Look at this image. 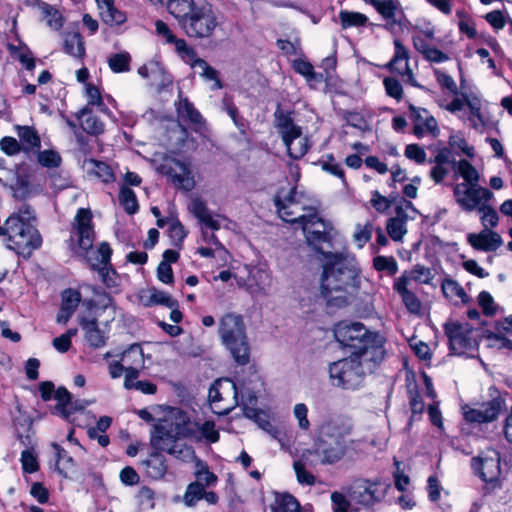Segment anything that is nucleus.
<instances>
[{"label":"nucleus","mask_w":512,"mask_h":512,"mask_svg":"<svg viewBox=\"0 0 512 512\" xmlns=\"http://www.w3.org/2000/svg\"><path fill=\"white\" fill-rule=\"evenodd\" d=\"M138 298L140 303L145 307L164 305L168 308H173L178 305L177 301L172 299L168 293L154 287L141 290L138 294Z\"/></svg>","instance_id":"nucleus-26"},{"label":"nucleus","mask_w":512,"mask_h":512,"mask_svg":"<svg viewBox=\"0 0 512 512\" xmlns=\"http://www.w3.org/2000/svg\"><path fill=\"white\" fill-rule=\"evenodd\" d=\"M82 167L89 177L98 179L104 183H109L114 180L111 167L104 162L89 158L83 161Z\"/></svg>","instance_id":"nucleus-29"},{"label":"nucleus","mask_w":512,"mask_h":512,"mask_svg":"<svg viewBox=\"0 0 512 512\" xmlns=\"http://www.w3.org/2000/svg\"><path fill=\"white\" fill-rule=\"evenodd\" d=\"M85 94L87 97V105L85 107L89 108V106H97L99 111L102 113L109 116L111 115V112L103 103V99L98 87L87 83L85 85Z\"/></svg>","instance_id":"nucleus-52"},{"label":"nucleus","mask_w":512,"mask_h":512,"mask_svg":"<svg viewBox=\"0 0 512 512\" xmlns=\"http://www.w3.org/2000/svg\"><path fill=\"white\" fill-rule=\"evenodd\" d=\"M467 239L474 249L485 252L496 251L503 244L501 236L491 229L471 233L467 236Z\"/></svg>","instance_id":"nucleus-23"},{"label":"nucleus","mask_w":512,"mask_h":512,"mask_svg":"<svg viewBox=\"0 0 512 512\" xmlns=\"http://www.w3.org/2000/svg\"><path fill=\"white\" fill-rule=\"evenodd\" d=\"M138 74L146 79H150L151 84L159 85L169 82L164 68L156 61H151L138 69Z\"/></svg>","instance_id":"nucleus-43"},{"label":"nucleus","mask_w":512,"mask_h":512,"mask_svg":"<svg viewBox=\"0 0 512 512\" xmlns=\"http://www.w3.org/2000/svg\"><path fill=\"white\" fill-rule=\"evenodd\" d=\"M275 127L291 158L300 159L307 153L310 148L308 137L303 134L302 128L294 123L289 114L276 111Z\"/></svg>","instance_id":"nucleus-10"},{"label":"nucleus","mask_w":512,"mask_h":512,"mask_svg":"<svg viewBox=\"0 0 512 512\" xmlns=\"http://www.w3.org/2000/svg\"><path fill=\"white\" fill-rule=\"evenodd\" d=\"M92 216L89 210L79 209L75 216V236L77 238V254L86 255L90 265L97 270L102 282L107 287L117 285V277L114 270L109 267L112 250L107 243H101L96 250L92 249L94 232L91 226Z\"/></svg>","instance_id":"nucleus-3"},{"label":"nucleus","mask_w":512,"mask_h":512,"mask_svg":"<svg viewBox=\"0 0 512 512\" xmlns=\"http://www.w3.org/2000/svg\"><path fill=\"white\" fill-rule=\"evenodd\" d=\"M81 127L89 134L98 135L104 131V124L98 117L91 115L88 107H84L77 115Z\"/></svg>","instance_id":"nucleus-46"},{"label":"nucleus","mask_w":512,"mask_h":512,"mask_svg":"<svg viewBox=\"0 0 512 512\" xmlns=\"http://www.w3.org/2000/svg\"><path fill=\"white\" fill-rule=\"evenodd\" d=\"M151 444L155 449L165 451L182 462H190L196 458L193 448L178 442V439H151Z\"/></svg>","instance_id":"nucleus-21"},{"label":"nucleus","mask_w":512,"mask_h":512,"mask_svg":"<svg viewBox=\"0 0 512 512\" xmlns=\"http://www.w3.org/2000/svg\"><path fill=\"white\" fill-rule=\"evenodd\" d=\"M204 485L200 483H190L183 495V503L186 507H194L196 503L203 498Z\"/></svg>","instance_id":"nucleus-58"},{"label":"nucleus","mask_w":512,"mask_h":512,"mask_svg":"<svg viewBox=\"0 0 512 512\" xmlns=\"http://www.w3.org/2000/svg\"><path fill=\"white\" fill-rule=\"evenodd\" d=\"M474 344L472 331L468 327L450 324V355H461L473 348Z\"/></svg>","instance_id":"nucleus-22"},{"label":"nucleus","mask_w":512,"mask_h":512,"mask_svg":"<svg viewBox=\"0 0 512 512\" xmlns=\"http://www.w3.org/2000/svg\"><path fill=\"white\" fill-rule=\"evenodd\" d=\"M52 448L56 456V469L57 471L67 477L69 473L73 472L76 468V462L68 452L57 443H52Z\"/></svg>","instance_id":"nucleus-44"},{"label":"nucleus","mask_w":512,"mask_h":512,"mask_svg":"<svg viewBox=\"0 0 512 512\" xmlns=\"http://www.w3.org/2000/svg\"><path fill=\"white\" fill-rule=\"evenodd\" d=\"M131 57L127 52H121L111 55L108 58V65L114 73L129 71Z\"/></svg>","instance_id":"nucleus-57"},{"label":"nucleus","mask_w":512,"mask_h":512,"mask_svg":"<svg viewBox=\"0 0 512 512\" xmlns=\"http://www.w3.org/2000/svg\"><path fill=\"white\" fill-rule=\"evenodd\" d=\"M312 450L304 451L300 458L293 463V469L299 484L313 486L316 482L315 476L307 470V466H313Z\"/></svg>","instance_id":"nucleus-27"},{"label":"nucleus","mask_w":512,"mask_h":512,"mask_svg":"<svg viewBox=\"0 0 512 512\" xmlns=\"http://www.w3.org/2000/svg\"><path fill=\"white\" fill-rule=\"evenodd\" d=\"M272 512H300V504L289 493H274V501L270 504Z\"/></svg>","instance_id":"nucleus-41"},{"label":"nucleus","mask_w":512,"mask_h":512,"mask_svg":"<svg viewBox=\"0 0 512 512\" xmlns=\"http://www.w3.org/2000/svg\"><path fill=\"white\" fill-rule=\"evenodd\" d=\"M177 53L201 77L211 67L204 59L197 57L196 52L185 41L177 42Z\"/></svg>","instance_id":"nucleus-28"},{"label":"nucleus","mask_w":512,"mask_h":512,"mask_svg":"<svg viewBox=\"0 0 512 512\" xmlns=\"http://www.w3.org/2000/svg\"><path fill=\"white\" fill-rule=\"evenodd\" d=\"M417 51L422 53L424 57L431 62L440 63L447 59L446 54L436 47L434 43H428L427 45H424V48H419Z\"/></svg>","instance_id":"nucleus-63"},{"label":"nucleus","mask_w":512,"mask_h":512,"mask_svg":"<svg viewBox=\"0 0 512 512\" xmlns=\"http://www.w3.org/2000/svg\"><path fill=\"white\" fill-rule=\"evenodd\" d=\"M394 45L395 54L392 60L390 61L391 70L402 75L405 78V80L412 86H418L413 76L412 70L410 69L408 64V50L399 40H395Z\"/></svg>","instance_id":"nucleus-24"},{"label":"nucleus","mask_w":512,"mask_h":512,"mask_svg":"<svg viewBox=\"0 0 512 512\" xmlns=\"http://www.w3.org/2000/svg\"><path fill=\"white\" fill-rule=\"evenodd\" d=\"M8 51L11 57L18 60L27 70L34 69L35 60L27 46L9 44Z\"/></svg>","instance_id":"nucleus-48"},{"label":"nucleus","mask_w":512,"mask_h":512,"mask_svg":"<svg viewBox=\"0 0 512 512\" xmlns=\"http://www.w3.org/2000/svg\"><path fill=\"white\" fill-rule=\"evenodd\" d=\"M168 175L176 186L186 191L192 190L195 186V181L188 166L182 162H174V167L170 168Z\"/></svg>","instance_id":"nucleus-31"},{"label":"nucleus","mask_w":512,"mask_h":512,"mask_svg":"<svg viewBox=\"0 0 512 512\" xmlns=\"http://www.w3.org/2000/svg\"><path fill=\"white\" fill-rule=\"evenodd\" d=\"M17 130L20 140L26 143L30 148L40 145V138L33 128L29 126H18Z\"/></svg>","instance_id":"nucleus-62"},{"label":"nucleus","mask_w":512,"mask_h":512,"mask_svg":"<svg viewBox=\"0 0 512 512\" xmlns=\"http://www.w3.org/2000/svg\"><path fill=\"white\" fill-rule=\"evenodd\" d=\"M37 160L43 167L47 168L58 167L61 163L60 155L53 150L40 151L37 155Z\"/></svg>","instance_id":"nucleus-64"},{"label":"nucleus","mask_w":512,"mask_h":512,"mask_svg":"<svg viewBox=\"0 0 512 512\" xmlns=\"http://www.w3.org/2000/svg\"><path fill=\"white\" fill-rule=\"evenodd\" d=\"M448 159V150L442 149L438 152V154L435 156V167L431 170V178L436 182H441L446 174V169L443 167V164Z\"/></svg>","instance_id":"nucleus-59"},{"label":"nucleus","mask_w":512,"mask_h":512,"mask_svg":"<svg viewBox=\"0 0 512 512\" xmlns=\"http://www.w3.org/2000/svg\"><path fill=\"white\" fill-rule=\"evenodd\" d=\"M80 325L85 333L87 342L93 348L103 347L106 343L107 336L104 331L97 326L95 319H81Z\"/></svg>","instance_id":"nucleus-37"},{"label":"nucleus","mask_w":512,"mask_h":512,"mask_svg":"<svg viewBox=\"0 0 512 512\" xmlns=\"http://www.w3.org/2000/svg\"><path fill=\"white\" fill-rule=\"evenodd\" d=\"M353 425L350 420L335 417L324 421L312 450L313 455L320 459L323 465H334L340 462L349 450L358 443L350 439Z\"/></svg>","instance_id":"nucleus-4"},{"label":"nucleus","mask_w":512,"mask_h":512,"mask_svg":"<svg viewBox=\"0 0 512 512\" xmlns=\"http://www.w3.org/2000/svg\"><path fill=\"white\" fill-rule=\"evenodd\" d=\"M208 397L212 411L218 415L228 414L239 404L236 385L227 378L216 380Z\"/></svg>","instance_id":"nucleus-12"},{"label":"nucleus","mask_w":512,"mask_h":512,"mask_svg":"<svg viewBox=\"0 0 512 512\" xmlns=\"http://www.w3.org/2000/svg\"><path fill=\"white\" fill-rule=\"evenodd\" d=\"M196 481L194 483H200L204 485V489L206 487L214 486L217 483V476L209 471L206 464L202 461L197 460L196 462V470H195Z\"/></svg>","instance_id":"nucleus-53"},{"label":"nucleus","mask_w":512,"mask_h":512,"mask_svg":"<svg viewBox=\"0 0 512 512\" xmlns=\"http://www.w3.org/2000/svg\"><path fill=\"white\" fill-rule=\"evenodd\" d=\"M119 202L129 214H134L138 211V202L133 190L127 186H122L119 193Z\"/></svg>","instance_id":"nucleus-56"},{"label":"nucleus","mask_w":512,"mask_h":512,"mask_svg":"<svg viewBox=\"0 0 512 512\" xmlns=\"http://www.w3.org/2000/svg\"><path fill=\"white\" fill-rule=\"evenodd\" d=\"M339 18L344 29L364 26L368 21L367 16L360 12H350L345 10L339 12Z\"/></svg>","instance_id":"nucleus-55"},{"label":"nucleus","mask_w":512,"mask_h":512,"mask_svg":"<svg viewBox=\"0 0 512 512\" xmlns=\"http://www.w3.org/2000/svg\"><path fill=\"white\" fill-rule=\"evenodd\" d=\"M192 431L190 438L195 440H206L209 443H215L219 440V432L215 428L213 421H204L203 423L192 421Z\"/></svg>","instance_id":"nucleus-40"},{"label":"nucleus","mask_w":512,"mask_h":512,"mask_svg":"<svg viewBox=\"0 0 512 512\" xmlns=\"http://www.w3.org/2000/svg\"><path fill=\"white\" fill-rule=\"evenodd\" d=\"M387 487L380 480H358L349 490L350 502L363 507L373 506L385 497Z\"/></svg>","instance_id":"nucleus-15"},{"label":"nucleus","mask_w":512,"mask_h":512,"mask_svg":"<svg viewBox=\"0 0 512 512\" xmlns=\"http://www.w3.org/2000/svg\"><path fill=\"white\" fill-rule=\"evenodd\" d=\"M177 113L179 118L188 121L197 128H200L203 124L201 114L187 98L180 97L177 104Z\"/></svg>","instance_id":"nucleus-42"},{"label":"nucleus","mask_w":512,"mask_h":512,"mask_svg":"<svg viewBox=\"0 0 512 512\" xmlns=\"http://www.w3.org/2000/svg\"><path fill=\"white\" fill-rule=\"evenodd\" d=\"M334 337L342 347L351 349L352 356L366 362H381L384 358L383 337L360 322H339L334 327Z\"/></svg>","instance_id":"nucleus-5"},{"label":"nucleus","mask_w":512,"mask_h":512,"mask_svg":"<svg viewBox=\"0 0 512 512\" xmlns=\"http://www.w3.org/2000/svg\"><path fill=\"white\" fill-rule=\"evenodd\" d=\"M395 215L387 220L386 230L395 242H401L407 234V221L416 219L418 210L412 202L401 199L394 208Z\"/></svg>","instance_id":"nucleus-18"},{"label":"nucleus","mask_w":512,"mask_h":512,"mask_svg":"<svg viewBox=\"0 0 512 512\" xmlns=\"http://www.w3.org/2000/svg\"><path fill=\"white\" fill-rule=\"evenodd\" d=\"M456 203L466 212L476 210L484 202H489L494 194L477 184H456L454 187Z\"/></svg>","instance_id":"nucleus-19"},{"label":"nucleus","mask_w":512,"mask_h":512,"mask_svg":"<svg viewBox=\"0 0 512 512\" xmlns=\"http://www.w3.org/2000/svg\"><path fill=\"white\" fill-rule=\"evenodd\" d=\"M412 40L415 49L424 48L428 43L436 42L435 29L431 23H417L413 27Z\"/></svg>","instance_id":"nucleus-39"},{"label":"nucleus","mask_w":512,"mask_h":512,"mask_svg":"<svg viewBox=\"0 0 512 512\" xmlns=\"http://www.w3.org/2000/svg\"><path fill=\"white\" fill-rule=\"evenodd\" d=\"M192 421L180 408L169 407L164 417L155 424L151 439L169 440L190 438Z\"/></svg>","instance_id":"nucleus-11"},{"label":"nucleus","mask_w":512,"mask_h":512,"mask_svg":"<svg viewBox=\"0 0 512 512\" xmlns=\"http://www.w3.org/2000/svg\"><path fill=\"white\" fill-rule=\"evenodd\" d=\"M476 210L480 213V221L483 229L494 228L498 225V213L491 205H489V202H484Z\"/></svg>","instance_id":"nucleus-50"},{"label":"nucleus","mask_w":512,"mask_h":512,"mask_svg":"<svg viewBox=\"0 0 512 512\" xmlns=\"http://www.w3.org/2000/svg\"><path fill=\"white\" fill-rule=\"evenodd\" d=\"M472 468L479 478L493 488L500 487L501 457L495 449L482 451L471 462Z\"/></svg>","instance_id":"nucleus-13"},{"label":"nucleus","mask_w":512,"mask_h":512,"mask_svg":"<svg viewBox=\"0 0 512 512\" xmlns=\"http://www.w3.org/2000/svg\"><path fill=\"white\" fill-rule=\"evenodd\" d=\"M0 238L7 249L23 257L31 256L42 245L35 210L27 204L14 210L4 220Z\"/></svg>","instance_id":"nucleus-2"},{"label":"nucleus","mask_w":512,"mask_h":512,"mask_svg":"<svg viewBox=\"0 0 512 512\" xmlns=\"http://www.w3.org/2000/svg\"><path fill=\"white\" fill-rule=\"evenodd\" d=\"M188 210L207 228L211 230H219L221 227V222L224 220L223 217L219 215H212L204 201L200 198H193L189 205Z\"/></svg>","instance_id":"nucleus-25"},{"label":"nucleus","mask_w":512,"mask_h":512,"mask_svg":"<svg viewBox=\"0 0 512 512\" xmlns=\"http://www.w3.org/2000/svg\"><path fill=\"white\" fill-rule=\"evenodd\" d=\"M380 362L365 361L358 356H348L329 367V375L333 385L347 390L358 389L363 382L364 375L372 371Z\"/></svg>","instance_id":"nucleus-8"},{"label":"nucleus","mask_w":512,"mask_h":512,"mask_svg":"<svg viewBox=\"0 0 512 512\" xmlns=\"http://www.w3.org/2000/svg\"><path fill=\"white\" fill-rule=\"evenodd\" d=\"M163 2L164 0H159ZM195 6L192 0H167V9L176 19L179 20L181 26L183 21L189 17Z\"/></svg>","instance_id":"nucleus-45"},{"label":"nucleus","mask_w":512,"mask_h":512,"mask_svg":"<svg viewBox=\"0 0 512 512\" xmlns=\"http://www.w3.org/2000/svg\"><path fill=\"white\" fill-rule=\"evenodd\" d=\"M187 236V231L176 217L169 220V237L176 246L180 245Z\"/></svg>","instance_id":"nucleus-60"},{"label":"nucleus","mask_w":512,"mask_h":512,"mask_svg":"<svg viewBox=\"0 0 512 512\" xmlns=\"http://www.w3.org/2000/svg\"><path fill=\"white\" fill-rule=\"evenodd\" d=\"M142 464L147 476L154 480L162 479L168 469L165 457L159 452L152 453Z\"/></svg>","instance_id":"nucleus-34"},{"label":"nucleus","mask_w":512,"mask_h":512,"mask_svg":"<svg viewBox=\"0 0 512 512\" xmlns=\"http://www.w3.org/2000/svg\"><path fill=\"white\" fill-rule=\"evenodd\" d=\"M321 292L327 297L342 293L338 305L349 304L361 287V269L356 257L349 253L322 252Z\"/></svg>","instance_id":"nucleus-1"},{"label":"nucleus","mask_w":512,"mask_h":512,"mask_svg":"<svg viewBox=\"0 0 512 512\" xmlns=\"http://www.w3.org/2000/svg\"><path fill=\"white\" fill-rule=\"evenodd\" d=\"M102 20L109 25H121L126 21L125 14L114 6V0H95Z\"/></svg>","instance_id":"nucleus-33"},{"label":"nucleus","mask_w":512,"mask_h":512,"mask_svg":"<svg viewBox=\"0 0 512 512\" xmlns=\"http://www.w3.org/2000/svg\"><path fill=\"white\" fill-rule=\"evenodd\" d=\"M218 336L236 363L245 365L249 362L250 346L242 315L235 312L223 314L218 321Z\"/></svg>","instance_id":"nucleus-6"},{"label":"nucleus","mask_w":512,"mask_h":512,"mask_svg":"<svg viewBox=\"0 0 512 512\" xmlns=\"http://www.w3.org/2000/svg\"><path fill=\"white\" fill-rule=\"evenodd\" d=\"M409 111L413 122V133L416 137L422 138L426 135L436 137L439 135L438 123L428 110L410 104Z\"/></svg>","instance_id":"nucleus-20"},{"label":"nucleus","mask_w":512,"mask_h":512,"mask_svg":"<svg viewBox=\"0 0 512 512\" xmlns=\"http://www.w3.org/2000/svg\"><path fill=\"white\" fill-rule=\"evenodd\" d=\"M293 68L297 73L304 76L308 82L323 81V75L315 73L313 65L308 61L303 59H296L293 62Z\"/></svg>","instance_id":"nucleus-54"},{"label":"nucleus","mask_w":512,"mask_h":512,"mask_svg":"<svg viewBox=\"0 0 512 512\" xmlns=\"http://www.w3.org/2000/svg\"><path fill=\"white\" fill-rule=\"evenodd\" d=\"M64 51L73 57H82L84 55V42L79 33L69 32L65 34Z\"/></svg>","instance_id":"nucleus-49"},{"label":"nucleus","mask_w":512,"mask_h":512,"mask_svg":"<svg viewBox=\"0 0 512 512\" xmlns=\"http://www.w3.org/2000/svg\"><path fill=\"white\" fill-rule=\"evenodd\" d=\"M281 219L289 223H300V217L310 214L317 207V201L297 187L282 188L274 199Z\"/></svg>","instance_id":"nucleus-9"},{"label":"nucleus","mask_w":512,"mask_h":512,"mask_svg":"<svg viewBox=\"0 0 512 512\" xmlns=\"http://www.w3.org/2000/svg\"><path fill=\"white\" fill-rule=\"evenodd\" d=\"M81 301V295L78 291L67 289L62 293V303L57 315V322L65 324L75 312Z\"/></svg>","instance_id":"nucleus-30"},{"label":"nucleus","mask_w":512,"mask_h":512,"mask_svg":"<svg viewBox=\"0 0 512 512\" xmlns=\"http://www.w3.org/2000/svg\"><path fill=\"white\" fill-rule=\"evenodd\" d=\"M450 92H453V97L450 100V113L456 115L460 120L468 122L469 126L474 129L483 126L482 99L476 86L461 76L459 87L450 80Z\"/></svg>","instance_id":"nucleus-7"},{"label":"nucleus","mask_w":512,"mask_h":512,"mask_svg":"<svg viewBox=\"0 0 512 512\" xmlns=\"http://www.w3.org/2000/svg\"><path fill=\"white\" fill-rule=\"evenodd\" d=\"M121 362L125 365V370H140L144 367L145 357L144 352L139 344H132L121 354Z\"/></svg>","instance_id":"nucleus-38"},{"label":"nucleus","mask_w":512,"mask_h":512,"mask_svg":"<svg viewBox=\"0 0 512 512\" xmlns=\"http://www.w3.org/2000/svg\"><path fill=\"white\" fill-rule=\"evenodd\" d=\"M54 397L57 400L56 411L67 419L71 415V409L68 408L72 405L71 394L66 388L60 387L56 390Z\"/></svg>","instance_id":"nucleus-51"},{"label":"nucleus","mask_w":512,"mask_h":512,"mask_svg":"<svg viewBox=\"0 0 512 512\" xmlns=\"http://www.w3.org/2000/svg\"><path fill=\"white\" fill-rule=\"evenodd\" d=\"M373 267L377 271H387L389 275H395L398 271L394 257L377 256L373 259Z\"/></svg>","instance_id":"nucleus-61"},{"label":"nucleus","mask_w":512,"mask_h":512,"mask_svg":"<svg viewBox=\"0 0 512 512\" xmlns=\"http://www.w3.org/2000/svg\"><path fill=\"white\" fill-rule=\"evenodd\" d=\"M387 21L388 25L396 24V13L400 9L399 0H364Z\"/></svg>","instance_id":"nucleus-36"},{"label":"nucleus","mask_w":512,"mask_h":512,"mask_svg":"<svg viewBox=\"0 0 512 512\" xmlns=\"http://www.w3.org/2000/svg\"><path fill=\"white\" fill-rule=\"evenodd\" d=\"M244 415L252 419L262 430L266 431L273 438L278 439V430L271 423L269 415L262 411L253 407H249L246 404H243Z\"/></svg>","instance_id":"nucleus-35"},{"label":"nucleus","mask_w":512,"mask_h":512,"mask_svg":"<svg viewBox=\"0 0 512 512\" xmlns=\"http://www.w3.org/2000/svg\"><path fill=\"white\" fill-rule=\"evenodd\" d=\"M450 168L454 172L456 178H462L461 184H477L479 183L480 175L476 168L467 160L461 159L459 161L450 160Z\"/></svg>","instance_id":"nucleus-32"},{"label":"nucleus","mask_w":512,"mask_h":512,"mask_svg":"<svg viewBox=\"0 0 512 512\" xmlns=\"http://www.w3.org/2000/svg\"><path fill=\"white\" fill-rule=\"evenodd\" d=\"M298 224L303 230L306 242L315 250L320 251L318 246L329 241V233L332 227L330 223L319 217L317 207L310 214L302 215Z\"/></svg>","instance_id":"nucleus-17"},{"label":"nucleus","mask_w":512,"mask_h":512,"mask_svg":"<svg viewBox=\"0 0 512 512\" xmlns=\"http://www.w3.org/2000/svg\"><path fill=\"white\" fill-rule=\"evenodd\" d=\"M496 395L491 394L492 399L483 402L476 408L468 405L462 406L464 419L470 423L484 424L491 423L498 419L505 407V398L495 389Z\"/></svg>","instance_id":"nucleus-16"},{"label":"nucleus","mask_w":512,"mask_h":512,"mask_svg":"<svg viewBox=\"0 0 512 512\" xmlns=\"http://www.w3.org/2000/svg\"><path fill=\"white\" fill-rule=\"evenodd\" d=\"M37 7L41 11L46 24L51 29L59 30L63 26V18L61 13L53 6L42 1H38Z\"/></svg>","instance_id":"nucleus-47"},{"label":"nucleus","mask_w":512,"mask_h":512,"mask_svg":"<svg viewBox=\"0 0 512 512\" xmlns=\"http://www.w3.org/2000/svg\"><path fill=\"white\" fill-rule=\"evenodd\" d=\"M216 26V16L209 5L195 7L182 25L188 36L196 38L210 36Z\"/></svg>","instance_id":"nucleus-14"}]
</instances>
